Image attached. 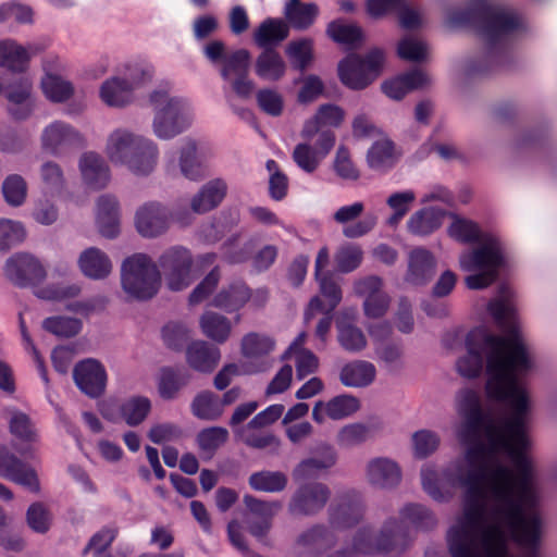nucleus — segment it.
<instances>
[{
  "label": "nucleus",
  "mask_w": 557,
  "mask_h": 557,
  "mask_svg": "<svg viewBox=\"0 0 557 557\" xmlns=\"http://www.w3.org/2000/svg\"><path fill=\"white\" fill-rule=\"evenodd\" d=\"M259 371V368L247 366L246 363L235 364L231 363L225 366L215 376L214 385L218 389L227 387L234 377L244 374H250Z\"/></svg>",
  "instance_id": "4d7b16f0"
},
{
  "label": "nucleus",
  "mask_w": 557,
  "mask_h": 557,
  "mask_svg": "<svg viewBox=\"0 0 557 557\" xmlns=\"http://www.w3.org/2000/svg\"><path fill=\"white\" fill-rule=\"evenodd\" d=\"M274 348V342L267 336H262L256 333L246 335L242 342L243 355L248 359L260 358Z\"/></svg>",
  "instance_id": "c03bdc74"
},
{
  "label": "nucleus",
  "mask_w": 557,
  "mask_h": 557,
  "mask_svg": "<svg viewBox=\"0 0 557 557\" xmlns=\"http://www.w3.org/2000/svg\"><path fill=\"white\" fill-rule=\"evenodd\" d=\"M345 119L344 110L335 104H323L319 107L317 113L306 121L301 135L306 139H311L326 127H337Z\"/></svg>",
  "instance_id": "f3484780"
},
{
  "label": "nucleus",
  "mask_w": 557,
  "mask_h": 557,
  "mask_svg": "<svg viewBox=\"0 0 557 557\" xmlns=\"http://www.w3.org/2000/svg\"><path fill=\"white\" fill-rule=\"evenodd\" d=\"M337 326L338 341L346 350H360L366 346V337L359 329L346 323L344 320H338Z\"/></svg>",
  "instance_id": "3c124183"
},
{
  "label": "nucleus",
  "mask_w": 557,
  "mask_h": 557,
  "mask_svg": "<svg viewBox=\"0 0 557 557\" xmlns=\"http://www.w3.org/2000/svg\"><path fill=\"white\" fill-rule=\"evenodd\" d=\"M252 488L263 492H276L284 488L286 478L278 472H259L250 476Z\"/></svg>",
  "instance_id": "864d4df0"
},
{
  "label": "nucleus",
  "mask_w": 557,
  "mask_h": 557,
  "mask_svg": "<svg viewBox=\"0 0 557 557\" xmlns=\"http://www.w3.org/2000/svg\"><path fill=\"white\" fill-rule=\"evenodd\" d=\"M327 34L336 42L348 46H354L362 40V32L358 26L342 21L331 23Z\"/></svg>",
  "instance_id": "49530a36"
},
{
  "label": "nucleus",
  "mask_w": 557,
  "mask_h": 557,
  "mask_svg": "<svg viewBox=\"0 0 557 557\" xmlns=\"http://www.w3.org/2000/svg\"><path fill=\"white\" fill-rule=\"evenodd\" d=\"M228 437V432L223 428H209L198 434L197 441L199 448L211 455L215 449L222 446Z\"/></svg>",
  "instance_id": "5fc2aeb1"
},
{
  "label": "nucleus",
  "mask_w": 557,
  "mask_h": 557,
  "mask_svg": "<svg viewBox=\"0 0 557 557\" xmlns=\"http://www.w3.org/2000/svg\"><path fill=\"white\" fill-rule=\"evenodd\" d=\"M249 59L248 51L244 49L234 51L224 58L222 76L239 97H248L253 89V84L248 78Z\"/></svg>",
  "instance_id": "1a4fd4ad"
},
{
  "label": "nucleus",
  "mask_w": 557,
  "mask_h": 557,
  "mask_svg": "<svg viewBox=\"0 0 557 557\" xmlns=\"http://www.w3.org/2000/svg\"><path fill=\"white\" fill-rule=\"evenodd\" d=\"M334 170L343 180L355 181L360 175L359 170L354 164L348 150L344 147H339L336 152Z\"/></svg>",
  "instance_id": "13d9d810"
},
{
  "label": "nucleus",
  "mask_w": 557,
  "mask_h": 557,
  "mask_svg": "<svg viewBox=\"0 0 557 557\" xmlns=\"http://www.w3.org/2000/svg\"><path fill=\"white\" fill-rule=\"evenodd\" d=\"M187 360L196 370L211 371L220 360V350L205 342H196L188 348Z\"/></svg>",
  "instance_id": "a878e982"
},
{
  "label": "nucleus",
  "mask_w": 557,
  "mask_h": 557,
  "mask_svg": "<svg viewBox=\"0 0 557 557\" xmlns=\"http://www.w3.org/2000/svg\"><path fill=\"white\" fill-rule=\"evenodd\" d=\"M46 70V76L42 79L41 88L47 98L52 101H63L72 94L71 85L60 76L51 74Z\"/></svg>",
  "instance_id": "de8ad7c7"
},
{
  "label": "nucleus",
  "mask_w": 557,
  "mask_h": 557,
  "mask_svg": "<svg viewBox=\"0 0 557 557\" xmlns=\"http://www.w3.org/2000/svg\"><path fill=\"white\" fill-rule=\"evenodd\" d=\"M444 213L442 210H422L411 216L408 222L410 232L418 235H426L442 225Z\"/></svg>",
  "instance_id": "c9c22d12"
},
{
  "label": "nucleus",
  "mask_w": 557,
  "mask_h": 557,
  "mask_svg": "<svg viewBox=\"0 0 557 557\" xmlns=\"http://www.w3.org/2000/svg\"><path fill=\"white\" fill-rule=\"evenodd\" d=\"M181 168L183 174L190 180H196L203 175L205 168L196 156L195 145H188L183 151Z\"/></svg>",
  "instance_id": "bf43d9fd"
},
{
  "label": "nucleus",
  "mask_w": 557,
  "mask_h": 557,
  "mask_svg": "<svg viewBox=\"0 0 557 557\" xmlns=\"http://www.w3.org/2000/svg\"><path fill=\"white\" fill-rule=\"evenodd\" d=\"M359 399L350 395H339L327 401H318L312 410V418L317 423L326 419L341 420L358 411Z\"/></svg>",
  "instance_id": "ddd939ff"
},
{
  "label": "nucleus",
  "mask_w": 557,
  "mask_h": 557,
  "mask_svg": "<svg viewBox=\"0 0 557 557\" xmlns=\"http://www.w3.org/2000/svg\"><path fill=\"white\" fill-rule=\"evenodd\" d=\"M384 62L381 49L371 50L364 59L350 54L338 64L339 79L350 89H363L381 74Z\"/></svg>",
  "instance_id": "423d86ee"
},
{
  "label": "nucleus",
  "mask_w": 557,
  "mask_h": 557,
  "mask_svg": "<svg viewBox=\"0 0 557 557\" xmlns=\"http://www.w3.org/2000/svg\"><path fill=\"white\" fill-rule=\"evenodd\" d=\"M398 158V152L393 143L387 138L375 141L370 148L367 162L373 170H385L391 168Z\"/></svg>",
  "instance_id": "7c9ffc66"
},
{
  "label": "nucleus",
  "mask_w": 557,
  "mask_h": 557,
  "mask_svg": "<svg viewBox=\"0 0 557 557\" xmlns=\"http://www.w3.org/2000/svg\"><path fill=\"white\" fill-rule=\"evenodd\" d=\"M123 289L131 297L147 299L152 297L160 286V273L152 260L143 253H137L123 263Z\"/></svg>",
  "instance_id": "7ed1b4c3"
},
{
  "label": "nucleus",
  "mask_w": 557,
  "mask_h": 557,
  "mask_svg": "<svg viewBox=\"0 0 557 557\" xmlns=\"http://www.w3.org/2000/svg\"><path fill=\"white\" fill-rule=\"evenodd\" d=\"M329 297H315L313 298L308 307V310L306 312V320H309L311 317H313L315 313H323L324 317L320 320L315 334L318 337L321 338L322 342L325 341V336L330 331L331 327V318L329 317V313L332 311H325L324 307L327 304Z\"/></svg>",
  "instance_id": "6e6d98bb"
},
{
  "label": "nucleus",
  "mask_w": 557,
  "mask_h": 557,
  "mask_svg": "<svg viewBox=\"0 0 557 557\" xmlns=\"http://www.w3.org/2000/svg\"><path fill=\"white\" fill-rule=\"evenodd\" d=\"M5 200L13 206L21 205L26 196V184L21 176H9L3 183Z\"/></svg>",
  "instance_id": "052dcab7"
},
{
  "label": "nucleus",
  "mask_w": 557,
  "mask_h": 557,
  "mask_svg": "<svg viewBox=\"0 0 557 557\" xmlns=\"http://www.w3.org/2000/svg\"><path fill=\"white\" fill-rule=\"evenodd\" d=\"M414 200L416 195L412 190L392 194L386 201L387 206L393 211L392 216L387 221L388 224L392 226L397 225L399 221L409 212Z\"/></svg>",
  "instance_id": "79ce46f5"
},
{
  "label": "nucleus",
  "mask_w": 557,
  "mask_h": 557,
  "mask_svg": "<svg viewBox=\"0 0 557 557\" xmlns=\"http://www.w3.org/2000/svg\"><path fill=\"white\" fill-rule=\"evenodd\" d=\"M79 170L84 183L88 188L99 189L104 187L109 180V170L102 159L94 152L84 153L79 161Z\"/></svg>",
  "instance_id": "6ab92c4d"
},
{
  "label": "nucleus",
  "mask_w": 557,
  "mask_h": 557,
  "mask_svg": "<svg viewBox=\"0 0 557 557\" xmlns=\"http://www.w3.org/2000/svg\"><path fill=\"white\" fill-rule=\"evenodd\" d=\"M191 410L196 417L203 420H215L224 411L220 398L209 392L201 393L194 399Z\"/></svg>",
  "instance_id": "4c0bfd02"
},
{
  "label": "nucleus",
  "mask_w": 557,
  "mask_h": 557,
  "mask_svg": "<svg viewBox=\"0 0 557 557\" xmlns=\"http://www.w3.org/2000/svg\"><path fill=\"white\" fill-rule=\"evenodd\" d=\"M0 476L24 485L32 491L38 490L36 473L25 468L7 447L0 445Z\"/></svg>",
  "instance_id": "dca6fc26"
},
{
  "label": "nucleus",
  "mask_w": 557,
  "mask_h": 557,
  "mask_svg": "<svg viewBox=\"0 0 557 557\" xmlns=\"http://www.w3.org/2000/svg\"><path fill=\"white\" fill-rule=\"evenodd\" d=\"M286 65L282 57L274 50L263 51L256 62V74L265 81H278L283 77Z\"/></svg>",
  "instance_id": "c756f323"
},
{
  "label": "nucleus",
  "mask_w": 557,
  "mask_h": 557,
  "mask_svg": "<svg viewBox=\"0 0 557 557\" xmlns=\"http://www.w3.org/2000/svg\"><path fill=\"white\" fill-rule=\"evenodd\" d=\"M137 231L147 237H153L165 231L168 219L154 203L141 207L136 213Z\"/></svg>",
  "instance_id": "aec40b11"
},
{
  "label": "nucleus",
  "mask_w": 557,
  "mask_h": 557,
  "mask_svg": "<svg viewBox=\"0 0 557 557\" xmlns=\"http://www.w3.org/2000/svg\"><path fill=\"white\" fill-rule=\"evenodd\" d=\"M330 261V252L326 247L319 250L315 259V277L320 284V293L322 297H329L324 307L325 311L333 310L342 299V294L331 274L326 270Z\"/></svg>",
  "instance_id": "a211bd4d"
},
{
  "label": "nucleus",
  "mask_w": 557,
  "mask_h": 557,
  "mask_svg": "<svg viewBox=\"0 0 557 557\" xmlns=\"http://www.w3.org/2000/svg\"><path fill=\"white\" fill-rule=\"evenodd\" d=\"M288 35V26L281 20H267L264 21L255 34L256 42L263 47L268 44L281 41Z\"/></svg>",
  "instance_id": "58836bf2"
},
{
  "label": "nucleus",
  "mask_w": 557,
  "mask_h": 557,
  "mask_svg": "<svg viewBox=\"0 0 557 557\" xmlns=\"http://www.w3.org/2000/svg\"><path fill=\"white\" fill-rule=\"evenodd\" d=\"M357 293L364 296L363 311L367 318L376 319L384 315L389 299L382 290V282L377 277H368L357 284Z\"/></svg>",
  "instance_id": "4468645a"
},
{
  "label": "nucleus",
  "mask_w": 557,
  "mask_h": 557,
  "mask_svg": "<svg viewBox=\"0 0 557 557\" xmlns=\"http://www.w3.org/2000/svg\"><path fill=\"white\" fill-rule=\"evenodd\" d=\"M78 263L82 272L91 278H103L112 269L108 257L96 248L85 250L81 255Z\"/></svg>",
  "instance_id": "5701e85b"
},
{
  "label": "nucleus",
  "mask_w": 557,
  "mask_h": 557,
  "mask_svg": "<svg viewBox=\"0 0 557 557\" xmlns=\"http://www.w3.org/2000/svg\"><path fill=\"white\" fill-rule=\"evenodd\" d=\"M199 325L202 333L216 343L227 341L232 331L231 322L212 311H207L200 317Z\"/></svg>",
  "instance_id": "bb28decb"
},
{
  "label": "nucleus",
  "mask_w": 557,
  "mask_h": 557,
  "mask_svg": "<svg viewBox=\"0 0 557 557\" xmlns=\"http://www.w3.org/2000/svg\"><path fill=\"white\" fill-rule=\"evenodd\" d=\"M44 326L49 332L59 336H73L78 333L81 324L75 319L50 318L44 322Z\"/></svg>",
  "instance_id": "680f3d73"
},
{
  "label": "nucleus",
  "mask_w": 557,
  "mask_h": 557,
  "mask_svg": "<svg viewBox=\"0 0 557 557\" xmlns=\"http://www.w3.org/2000/svg\"><path fill=\"white\" fill-rule=\"evenodd\" d=\"M318 14L319 8L314 3L300 2L299 0H288L286 3L285 15L294 28L307 29L314 23Z\"/></svg>",
  "instance_id": "4be33fe9"
},
{
  "label": "nucleus",
  "mask_w": 557,
  "mask_h": 557,
  "mask_svg": "<svg viewBox=\"0 0 557 557\" xmlns=\"http://www.w3.org/2000/svg\"><path fill=\"white\" fill-rule=\"evenodd\" d=\"M367 475L371 484L384 487L398 482L400 472L395 462L377 458L369 463Z\"/></svg>",
  "instance_id": "b1692460"
},
{
  "label": "nucleus",
  "mask_w": 557,
  "mask_h": 557,
  "mask_svg": "<svg viewBox=\"0 0 557 557\" xmlns=\"http://www.w3.org/2000/svg\"><path fill=\"white\" fill-rule=\"evenodd\" d=\"M484 363L488 397L505 403L510 412L484 417L479 394L461 391L456 398L462 419L458 436L470 445L467 457L455 473L422 471L423 487L435 499L456 486L467 493L465 511L448 533L453 557H511L509 540L533 549L542 533L535 474L527 455L531 401L522 377L531 359L519 330L471 332L457 370L474 377Z\"/></svg>",
  "instance_id": "f257e3e1"
},
{
  "label": "nucleus",
  "mask_w": 557,
  "mask_h": 557,
  "mask_svg": "<svg viewBox=\"0 0 557 557\" xmlns=\"http://www.w3.org/2000/svg\"><path fill=\"white\" fill-rule=\"evenodd\" d=\"M23 238L24 230L21 224L10 220L0 221V249H5Z\"/></svg>",
  "instance_id": "69168bd1"
},
{
  "label": "nucleus",
  "mask_w": 557,
  "mask_h": 557,
  "mask_svg": "<svg viewBox=\"0 0 557 557\" xmlns=\"http://www.w3.org/2000/svg\"><path fill=\"white\" fill-rule=\"evenodd\" d=\"M286 52L297 67L305 70L313 60L312 40L300 39L298 41H293L288 45Z\"/></svg>",
  "instance_id": "8fccbe9b"
},
{
  "label": "nucleus",
  "mask_w": 557,
  "mask_h": 557,
  "mask_svg": "<svg viewBox=\"0 0 557 557\" xmlns=\"http://www.w3.org/2000/svg\"><path fill=\"white\" fill-rule=\"evenodd\" d=\"M301 83L302 86L298 92L299 102L310 103L322 95L324 86L319 77L309 75Z\"/></svg>",
  "instance_id": "774afa93"
},
{
  "label": "nucleus",
  "mask_w": 557,
  "mask_h": 557,
  "mask_svg": "<svg viewBox=\"0 0 557 557\" xmlns=\"http://www.w3.org/2000/svg\"><path fill=\"white\" fill-rule=\"evenodd\" d=\"M327 498L326 488L322 485H317L311 488H306L296 498L294 509L301 512H312L323 506Z\"/></svg>",
  "instance_id": "37998d69"
},
{
  "label": "nucleus",
  "mask_w": 557,
  "mask_h": 557,
  "mask_svg": "<svg viewBox=\"0 0 557 557\" xmlns=\"http://www.w3.org/2000/svg\"><path fill=\"white\" fill-rule=\"evenodd\" d=\"M101 99L109 106H123L129 101L132 87L117 78L106 82L100 90Z\"/></svg>",
  "instance_id": "ea45409f"
},
{
  "label": "nucleus",
  "mask_w": 557,
  "mask_h": 557,
  "mask_svg": "<svg viewBox=\"0 0 557 557\" xmlns=\"http://www.w3.org/2000/svg\"><path fill=\"white\" fill-rule=\"evenodd\" d=\"M362 260V251L356 245L342 246L335 256L336 269L339 272H351L359 267Z\"/></svg>",
  "instance_id": "603ef678"
},
{
  "label": "nucleus",
  "mask_w": 557,
  "mask_h": 557,
  "mask_svg": "<svg viewBox=\"0 0 557 557\" xmlns=\"http://www.w3.org/2000/svg\"><path fill=\"white\" fill-rule=\"evenodd\" d=\"M364 203L356 201L350 205L339 207L332 215L335 223L343 226V234L349 238L361 237L368 234L375 225L374 215L362 216Z\"/></svg>",
  "instance_id": "6e6552de"
},
{
  "label": "nucleus",
  "mask_w": 557,
  "mask_h": 557,
  "mask_svg": "<svg viewBox=\"0 0 557 557\" xmlns=\"http://www.w3.org/2000/svg\"><path fill=\"white\" fill-rule=\"evenodd\" d=\"M51 522L49 511L41 504H34L27 511V523L36 532H46Z\"/></svg>",
  "instance_id": "338daca9"
},
{
  "label": "nucleus",
  "mask_w": 557,
  "mask_h": 557,
  "mask_svg": "<svg viewBox=\"0 0 557 557\" xmlns=\"http://www.w3.org/2000/svg\"><path fill=\"white\" fill-rule=\"evenodd\" d=\"M234 432L242 442L251 447L264 448L276 444V438L272 434L262 431L259 425H252V420L246 426L235 429Z\"/></svg>",
  "instance_id": "a19ab883"
},
{
  "label": "nucleus",
  "mask_w": 557,
  "mask_h": 557,
  "mask_svg": "<svg viewBox=\"0 0 557 557\" xmlns=\"http://www.w3.org/2000/svg\"><path fill=\"white\" fill-rule=\"evenodd\" d=\"M249 299V292L245 285L233 286L230 290H222L213 300L214 306L227 311L239 309Z\"/></svg>",
  "instance_id": "a18cd8bd"
},
{
  "label": "nucleus",
  "mask_w": 557,
  "mask_h": 557,
  "mask_svg": "<svg viewBox=\"0 0 557 557\" xmlns=\"http://www.w3.org/2000/svg\"><path fill=\"white\" fill-rule=\"evenodd\" d=\"M245 504L249 509L248 522H260L258 527H251V533L261 536L269 529V519L277 510L275 505L262 503L251 496H245Z\"/></svg>",
  "instance_id": "c85d7f7f"
},
{
  "label": "nucleus",
  "mask_w": 557,
  "mask_h": 557,
  "mask_svg": "<svg viewBox=\"0 0 557 557\" xmlns=\"http://www.w3.org/2000/svg\"><path fill=\"white\" fill-rule=\"evenodd\" d=\"M226 185L220 180L208 183L194 198L193 209L196 212H207L215 208L225 197Z\"/></svg>",
  "instance_id": "473e14b6"
},
{
  "label": "nucleus",
  "mask_w": 557,
  "mask_h": 557,
  "mask_svg": "<svg viewBox=\"0 0 557 557\" xmlns=\"http://www.w3.org/2000/svg\"><path fill=\"white\" fill-rule=\"evenodd\" d=\"M375 377V369L367 361L346 364L341 372V381L346 386L360 387L370 384Z\"/></svg>",
  "instance_id": "cd10ccee"
},
{
  "label": "nucleus",
  "mask_w": 557,
  "mask_h": 557,
  "mask_svg": "<svg viewBox=\"0 0 557 557\" xmlns=\"http://www.w3.org/2000/svg\"><path fill=\"white\" fill-rule=\"evenodd\" d=\"M429 83L426 74L420 71L412 72L385 82L382 85L384 94L392 99H401L407 92L424 87Z\"/></svg>",
  "instance_id": "412c9836"
},
{
  "label": "nucleus",
  "mask_w": 557,
  "mask_h": 557,
  "mask_svg": "<svg viewBox=\"0 0 557 557\" xmlns=\"http://www.w3.org/2000/svg\"><path fill=\"white\" fill-rule=\"evenodd\" d=\"M5 273L13 283L20 286L37 285L46 276V270L39 260L26 253L11 258Z\"/></svg>",
  "instance_id": "9d476101"
},
{
  "label": "nucleus",
  "mask_w": 557,
  "mask_h": 557,
  "mask_svg": "<svg viewBox=\"0 0 557 557\" xmlns=\"http://www.w3.org/2000/svg\"><path fill=\"white\" fill-rule=\"evenodd\" d=\"M78 140V134L61 123L49 125L42 134V145L52 151Z\"/></svg>",
  "instance_id": "e433bc0d"
},
{
  "label": "nucleus",
  "mask_w": 557,
  "mask_h": 557,
  "mask_svg": "<svg viewBox=\"0 0 557 557\" xmlns=\"http://www.w3.org/2000/svg\"><path fill=\"white\" fill-rule=\"evenodd\" d=\"M30 58V53L12 40L0 42V66L12 71H23Z\"/></svg>",
  "instance_id": "72a5a7b5"
},
{
  "label": "nucleus",
  "mask_w": 557,
  "mask_h": 557,
  "mask_svg": "<svg viewBox=\"0 0 557 557\" xmlns=\"http://www.w3.org/2000/svg\"><path fill=\"white\" fill-rule=\"evenodd\" d=\"M74 379L85 394L98 396L104 391L107 374L98 361L86 360L76 366Z\"/></svg>",
  "instance_id": "2eb2a0df"
},
{
  "label": "nucleus",
  "mask_w": 557,
  "mask_h": 557,
  "mask_svg": "<svg viewBox=\"0 0 557 557\" xmlns=\"http://www.w3.org/2000/svg\"><path fill=\"white\" fill-rule=\"evenodd\" d=\"M504 264L499 244L492 238L481 240L473 249L460 256V268L470 274L465 283L470 289H483L498 277Z\"/></svg>",
  "instance_id": "f03ea898"
},
{
  "label": "nucleus",
  "mask_w": 557,
  "mask_h": 557,
  "mask_svg": "<svg viewBox=\"0 0 557 557\" xmlns=\"http://www.w3.org/2000/svg\"><path fill=\"white\" fill-rule=\"evenodd\" d=\"M10 20L17 23H29L33 20V11L29 7L20 3H5L0 7V22Z\"/></svg>",
  "instance_id": "e2e57ef3"
},
{
  "label": "nucleus",
  "mask_w": 557,
  "mask_h": 557,
  "mask_svg": "<svg viewBox=\"0 0 557 557\" xmlns=\"http://www.w3.org/2000/svg\"><path fill=\"white\" fill-rule=\"evenodd\" d=\"M434 270L433 257L423 249H416L411 252L409 262L408 278L414 284L428 281Z\"/></svg>",
  "instance_id": "f704fd0d"
},
{
  "label": "nucleus",
  "mask_w": 557,
  "mask_h": 557,
  "mask_svg": "<svg viewBox=\"0 0 557 557\" xmlns=\"http://www.w3.org/2000/svg\"><path fill=\"white\" fill-rule=\"evenodd\" d=\"M107 150L111 161L127 163L138 174L149 173L156 163V149H145L140 141L126 132H114L109 138Z\"/></svg>",
  "instance_id": "20e7f679"
},
{
  "label": "nucleus",
  "mask_w": 557,
  "mask_h": 557,
  "mask_svg": "<svg viewBox=\"0 0 557 557\" xmlns=\"http://www.w3.org/2000/svg\"><path fill=\"white\" fill-rule=\"evenodd\" d=\"M267 168L269 172L271 173L270 176V193L271 196L276 199L281 200L286 196L287 187H288V181L287 177L278 171V166L275 161L270 160L267 163Z\"/></svg>",
  "instance_id": "0e129e2a"
},
{
  "label": "nucleus",
  "mask_w": 557,
  "mask_h": 557,
  "mask_svg": "<svg viewBox=\"0 0 557 557\" xmlns=\"http://www.w3.org/2000/svg\"><path fill=\"white\" fill-rule=\"evenodd\" d=\"M398 55L407 61L421 62L428 59V46L416 37L403 38L397 47Z\"/></svg>",
  "instance_id": "09e8293b"
},
{
  "label": "nucleus",
  "mask_w": 557,
  "mask_h": 557,
  "mask_svg": "<svg viewBox=\"0 0 557 557\" xmlns=\"http://www.w3.org/2000/svg\"><path fill=\"white\" fill-rule=\"evenodd\" d=\"M213 260L214 257L208 255L195 263L188 250L173 248L166 251L160 260L165 284L172 290H182L191 284L202 263L211 264Z\"/></svg>",
  "instance_id": "39448f33"
},
{
  "label": "nucleus",
  "mask_w": 557,
  "mask_h": 557,
  "mask_svg": "<svg viewBox=\"0 0 557 557\" xmlns=\"http://www.w3.org/2000/svg\"><path fill=\"white\" fill-rule=\"evenodd\" d=\"M150 409V400L137 396L125 400L121 406L114 403L104 404L101 412L109 420L114 421L121 417L128 425H138L147 418Z\"/></svg>",
  "instance_id": "9b49d317"
},
{
  "label": "nucleus",
  "mask_w": 557,
  "mask_h": 557,
  "mask_svg": "<svg viewBox=\"0 0 557 557\" xmlns=\"http://www.w3.org/2000/svg\"><path fill=\"white\" fill-rule=\"evenodd\" d=\"M151 102L157 110L153 128L158 137L171 138L188 125V106L182 99L170 97L165 91H156Z\"/></svg>",
  "instance_id": "0eeeda50"
},
{
  "label": "nucleus",
  "mask_w": 557,
  "mask_h": 557,
  "mask_svg": "<svg viewBox=\"0 0 557 557\" xmlns=\"http://www.w3.org/2000/svg\"><path fill=\"white\" fill-rule=\"evenodd\" d=\"M306 335L300 334L298 338L290 345L285 357L293 359L296 364L297 375L299 379L314 372L318 368L317 357L309 350L302 348Z\"/></svg>",
  "instance_id": "393cba45"
},
{
  "label": "nucleus",
  "mask_w": 557,
  "mask_h": 557,
  "mask_svg": "<svg viewBox=\"0 0 557 557\" xmlns=\"http://www.w3.org/2000/svg\"><path fill=\"white\" fill-rule=\"evenodd\" d=\"M97 223L103 236L113 237L119 232L117 209L112 197L103 196L97 205Z\"/></svg>",
  "instance_id": "2f4dec72"
},
{
  "label": "nucleus",
  "mask_w": 557,
  "mask_h": 557,
  "mask_svg": "<svg viewBox=\"0 0 557 557\" xmlns=\"http://www.w3.org/2000/svg\"><path fill=\"white\" fill-rule=\"evenodd\" d=\"M335 143L332 132L322 133L314 147L307 144L296 146L293 158L295 162L306 172H313L319 163L327 156Z\"/></svg>",
  "instance_id": "f8f14e48"
}]
</instances>
